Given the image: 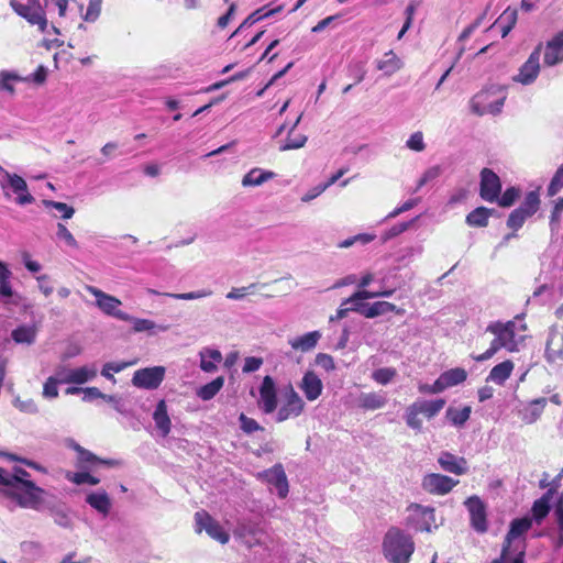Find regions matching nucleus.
Here are the masks:
<instances>
[{"mask_svg":"<svg viewBox=\"0 0 563 563\" xmlns=\"http://www.w3.org/2000/svg\"><path fill=\"white\" fill-rule=\"evenodd\" d=\"M4 493L16 501L21 508L40 510L43 505L45 490L32 481H20L16 476L9 477Z\"/></svg>","mask_w":563,"mask_h":563,"instance_id":"nucleus-1","label":"nucleus"},{"mask_svg":"<svg viewBox=\"0 0 563 563\" xmlns=\"http://www.w3.org/2000/svg\"><path fill=\"white\" fill-rule=\"evenodd\" d=\"M411 538L397 528L387 531L383 542L385 558L393 563H408L413 553Z\"/></svg>","mask_w":563,"mask_h":563,"instance_id":"nucleus-2","label":"nucleus"},{"mask_svg":"<svg viewBox=\"0 0 563 563\" xmlns=\"http://www.w3.org/2000/svg\"><path fill=\"white\" fill-rule=\"evenodd\" d=\"M506 97L507 93L504 86L492 85L472 98V112L477 115L486 113L498 114L501 112Z\"/></svg>","mask_w":563,"mask_h":563,"instance_id":"nucleus-3","label":"nucleus"},{"mask_svg":"<svg viewBox=\"0 0 563 563\" xmlns=\"http://www.w3.org/2000/svg\"><path fill=\"white\" fill-rule=\"evenodd\" d=\"M233 533L234 537L249 549L264 543L263 537L265 536V530L258 521L242 519L238 521Z\"/></svg>","mask_w":563,"mask_h":563,"instance_id":"nucleus-4","label":"nucleus"},{"mask_svg":"<svg viewBox=\"0 0 563 563\" xmlns=\"http://www.w3.org/2000/svg\"><path fill=\"white\" fill-rule=\"evenodd\" d=\"M85 289L96 298V306L103 313L114 317L121 321L123 319H130L129 313L119 309L122 302L117 297L109 295L91 285H86Z\"/></svg>","mask_w":563,"mask_h":563,"instance_id":"nucleus-5","label":"nucleus"},{"mask_svg":"<svg viewBox=\"0 0 563 563\" xmlns=\"http://www.w3.org/2000/svg\"><path fill=\"white\" fill-rule=\"evenodd\" d=\"M195 523L197 533H201L205 530L210 538L221 544H227L229 542V533L207 511H197L195 514Z\"/></svg>","mask_w":563,"mask_h":563,"instance_id":"nucleus-6","label":"nucleus"},{"mask_svg":"<svg viewBox=\"0 0 563 563\" xmlns=\"http://www.w3.org/2000/svg\"><path fill=\"white\" fill-rule=\"evenodd\" d=\"M541 52L542 44H539L532 51L528 59L520 66L518 74L512 77L515 82L529 86L537 80L540 73Z\"/></svg>","mask_w":563,"mask_h":563,"instance_id":"nucleus-7","label":"nucleus"},{"mask_svg":"<svg viewBox=\"0 0 563 563\" xmlns=\"http://www.w3.org/2000/svg\"><path fill=\"white\" fill-rule=\"evenodd\" d=\"M164 366H153L137 369L132 377V384L142 389L153 390L159 387L165 377Z\"/></svg>","mask_w":563,"mask_h":563,"instance_id":"nucleus-8","label":"nucleus"},{"mask_svg":"<svg viewBox=\"0 0 563 563\" xmlns=\"http://www.w3.org/2000/svg\"><path fill=\"white\" fill-rule=\"evenodd\" d=\"M1 187L5 196H9L8 189H11L12 192L16 195L15 202L20 206H25L34 201L33 196L27 190L26 181L16 174L5 172Z\"/></svg>","mask_w":563,"mask_h":563,"instance_id":"nucleus-9","label":"nucleus"},{"mask_svg":"<svg viewBox=\"0 0 563 563\" xmlns=\"http://www.w3.org/2000/svg\"><path fill=\"white\" fill-rule=\"evenodd\" d=\"M516 322L515 320H509L507 322L503 321H494L490 322L487 328L486 332H489L497 336L501 342H505V349L508 352H517L518 349V342L516 341Z\"/></svg>","mask_w":563,"mask_h":563,"instance_id":"nucleus-10","label":"nucleus"},{"mask_svg":"<svg viewBox=\"0 0 563 563\" xmlns=\"http://www.w3.org/2000/svg\"><path fill=\"white\" fill-rule=\"evenodd\" d=\"M10 5L13 11L24 18L31 25H36L42 33H48V22L43 8L24 5L16 0H10Z\"/></svg>","mask_w":563,"mask_h":563,"instance_id":"nucleus-11","label":"nucleus"},{"mask_svg":"<svg viewBox=\"0 0 563 563\" xmlns=\"http://www.w3.org/2000/svg\"><path fill=\"white\" fill-rule=\"evenodd\" d=\"M285 396L286 400L277 412L276 420L278 422H283L290 418L298 417L305 409L303 400L301 399L299 394L292 388L291 385L288 386Z\"/></svg>","mask_w":563,"mask_h":563,"instance_id":"nucleus-12","label":"nucleus"},{"mask_svg":"<svg viewBox=\"0 0 563 563\" xmlns=\"http://www.w3.org/2000/svg\"><path fill=\"white\" fill-rule=\"evenodd\" d=\"M500 190L501 183L498 175L489 168H484L481 172V197L488 202H494L498 200Z\"/></svg>","mask_w":563,"mask_h":563,"instance_id":"nucleus-13","label":"nucleus"},{"mask_svg":"<svg viewBox=\"0 0 563 563\" xmlns=\"http://www.w3.org/2000/svg\"><path fill=\"white\" fill-rule=\"evenodd\" d=\"M470 516L471 526L479 533H484L487 530L486 520V507L478 496H471L465 501Z\"/></svg>","mask_w":563,"mask_h":563,"instance_id":"nucleus-14","label":"nucleus"},{"mask_svg":"<svg viewBox=\"0 0 563 563\" xmlns=\"http://www.w3.org/2000/svg\"><path fill=\"white\" fill-rule=\"evenodd\" d=\"M457 483L459 481H454L446 475L431 473L423 477L422 487L431 494L445 495L450 493Z\"/></svg>","mask_w":563,"mask_h":563,"instance_id":"nucleus-15","label":"nucleus"},{"mask_svg":"<svg viewBox=\"0 0 563 563\" xmlns=\"http://www.w3.org/2000/svg\"><path fill=\"white\" fill-rule=\"evenodd\" d=\"M258 476L266 481L269 485L274 486L277 490V495L280 498H285L288 495V481L282 464H275L273 467L260 473Z\"/></svg>","mask_w":563,"mask_h":563,"instance_id":"nucleus-16","label":"nucleus"},{"mask_svg":"<svg viewBox=\"0 0 563 563\" xmlns=\"http://www.w3.org/2000/svg\"><path fill=\"white\" fill-rule=\"evenodd\" d=\"M260 406L265 413H272L276 410V387L271 376H265L260 387Z\"/></svg>","mask_w":563,"mask_h":563,"instance_id":"nucleus-17","label":"nucleus"},{"mask_svg":"<svg viewBox=\"0 0 563 563\" xmlns=\"http://www.w3.org/2000/svg\"><path fill=\"white\" fill-rule=\"evenodd\" d=\"M545 358L550 363L563 360V331L556 327L550 329L545 346Z\"/></svg>","mask_w":563,"mask_h":563,"instance_id":"nucleus-18","label":"nucleus"},{"mask_svg":"<svg viewBox=\"0 0 563 563\" xmlns=\"http://www.w3.org/2000/svg\"><path fill=\"white\" fill-rule=\"evenodd\" d=\"M299 388L309 401L317 400L323 390V384L320 377L313 371H307L299 384Z\"/></svg>","mask_w":563,"mask_h":563,"instance_id":"nucleus-19","label":"nucleus"},{"mask_svg":"<svg viewBox=\"0 0 563 563\" xmlns=\"http://www.w3.org/2000/svg\"><path fill=\"white\" fill-rule=\"evenodd\" d=\"M438 463L445 472L455 475H463L467 472V462L464 457L456 456L450 452H441Z\"/></svg>","mask_w":563,"mask_h":563,"instance_id":"nucleus-20","label":"nucleus"},{"mask_svg":"<svg viewBox=\"0 0 563 563\" xmlns=\"http://www.w3.org/2000/svg\"><path fill=\"white\" fill-rule=\"evenodd\" d=\"M322 334L320 331H311L299 336H294L288 340V344L294 351L301 353L311 352L318 344Z\"/></svg>","mask_w":563,"mask_h":563,"instance_id":"nucleus-21","label":"nucleus"},{"mask_svg":"<svg viewBox=\"0 0 563 563\" xmlns=\"http://www.w3.org/2000/svg\"><path fill=\"white\" fill-rule=\"evenodd\" d=\"M200 364L199 367L205 373H216L218 371V364L223 360L222 353L212 347H203L199 351Z\"/></svg>","mask_w":563,"mask_h":563,"instance_id":"nucleus-22","label":"nucleus"},{"mask_svg":"<svg viewBox=\"0 0 563 563\" xmlns=\"http://www.w3.org/2000/svg\"><path fill=\"white\" fill-rule=\"evenodd\" d=\"M86 503L102 516H108L112 501L106 490L91 492L86 496Z\"/></svg>","mask_w":563,"mask_h":563,"instance_id":"nucleus-23","label":"nucleus"},{"mask_svg":"<svg viewBox=\"0 0 563 563\" xmlns=\"http://www.w3.org/2000/svg\"><path fill=\"white\" fill-rule=\"evenodd\" d=\"M130 319H123L122 321L131 322L134 332H147L154 334L156 332H166L169 329L167 324H156L153 320L136 318L129 314Z\"/></svg>","mask_w":563,"mask_h":563,"instance_id":"nucleus-24","label":"nucleus"},{"mask_svg":"<svg viewBox=\"0 0 563 563\" xmlns=\"http://www.w3.org/2000/svg\"><path fill=\"white\" fill-rule=\"evenodd\" d=\"M37 327L32 324H22L11 332V338L16 344L32 345L36 341Z\"/></svg>","mask_w":563,"mask_h":563,"instance_id":"nucleus-25","label":"nucleus"},{"mask_svg":"<svg viewBox=\"0 0 563 563\" xmlns=\"http://www.w3.org/2000/svg\"><path fill=\"white\" fill-rule=\"evenodd\" d=\"M402 66V60L394 53V51H388L384 54L382 59L376 62L377 69L382 70L386 76L394 75L401 69Z\"/></svg>","mask_w":563,"mask_h":563,"instance_id":"nucleus-26","label":"nucleus"},{"mask_svg":"<svg viewBox=\"0 0 563 563\" xmlns=\"http://www.w3.org/2000/svg\"><path fill=\"white\" fill-rule=\"evenodd\" d=\"M153 419L161 434L163 437L168 435V433L170 432L172 422L167 412V405L165 400L158 401L153 413Z\"/></svg>","mask_w":563,"mask_h":563,"instance_id":"nucleus-27","label":"nucleus"},{"mask_svg":"<svg viewBox=\"0 0 563 563\" xmlns=\"http://www.w3.org/2000/svg\"><path fill=\"white\" fill-rule=\"evenodd\" d=\"M512 371L514 363L510 360H506L490 369L487 380L503 385L510 377Z\"/></svg>","mask_w":563,"mask_h":563,"instance_id":"nucleus-28","label":"nucleus"},{"mask_svg":"<svg viewBox=\"0 0 563 563\" xmlns=\"http://www.w3.org/2000/svg\"><path fill=\"white\" fill-rule=\"evenodd\" d=\"M275 177V174L271 170H264L261 168L251 169L242 179L243 187H256L261 186L267 180Z\"/></svg>","mask_w":563,"mask_h":563,"instance_id":"nucleus-29","label":"nucleus"},{"mask_svg":"<svg viewBox=\"0 0 563 563\" xmlns=\"http://www.w3.org/2000/svg\"><path fill=\"white\" fill-rule=\"evenodd\" d=\"M413 404L420 415H423L428 419H432L443 409L445 400L442 398L434 400H417Z\"/></svg>","mask_w":563,"mask_h":563,"instance_id":"nucleus-30","label":"nucleus"},{"mask_svg":"<svg viewBox=\"0 0 563 563\" xmlns=\"http://www.w3.org/2000/svg\"><path fill=\"white\" fill-rule=\"evenodd\" d=\"M532 521L530 518L515 519L510 523L509 531L507 532L504 545L510 548L511 541L522 536L531 528Z\"/></svg>","mask_w":563,"mask_h":563,"instance_id":"nucleus-31","label":"nucleus"},{"mask_svg":"<svg viewBox=\"0 0 563 563\" xmlns=\"http://www.w3.org/2000/svg\"><path fill=\"white\" fill-rule=\"evenodd\" d=\"M471 412L470 406H464L463 408L449 407L445 411V418L452 426L462 428L470 419Z\"/></svg>","mask_w":563,"mask_h":563,"instance_id":"nucleus-32","label":"nucleus"},{"mask_svg":"<svg viewBox=\"0 0 563 563\" xmlns=\"http://www.w3.org/2000/svg\"><path fill=\"white\" fill-rule=\"evenodd\" d=\"M388 312H396L397 314L402 313L401 309H398L394 303L388 301H377L368 305L367 309L363 311L365 318H375Z\"/></svg>","mask_w":563,"mask_h":563,"instance_id":"nucleus-33","label":"nucleus"},{"mask_svg":"<svg viewBox=\"0 0 563 563\" xmlns=\"http://www.w3.org/2000/svg\"><path fill=\"white\" fill-rule=\"evenodd\" d=\"M547 405L545 398H537L532 400L522 411V420L526 423H533L543 412Z\"/></svg>","mask_w":563,"mask_h":563,"instance_id":"nucleus-34","label":"nucleus"},{"mask_svg":"<svg viewBox=\"0 0 563 563\" xmlns=\"http://www.w3.org/2000/svg\"><path fill=\"white\" fill-rule=\"evenodd\" d=\"M516 22H517V10L508 8L500 14V16L492 25V27L495 25L499 26L501 36L506 37L509 34V32L512 30V27L515 26Z\"/></svg>","mask_w":563,"mask_h":563,"instance_id":"nucleus-35","label":"nucleus"},{"mask_svg":"<svg viewBox=\"0 0 563 563\" xmlns=\"http://www.w3.org/2000/svg\"><path fill=\"white\" fill-rule=\"evenodd\" d=\"M493 210L485 208V207H478L471 211L466 216V223L470 227H476V228H483L488 224V219L492 216Z\"/></svg>","mask_w":563,"mask_h":563,"instance_id":"nucleus-36","label":"nucleus"},{"mask_svg":"<svg viewBox=\"0 0 563 563\" xmlns=\"http://www.w3.org/2000/svg\"><path fill=\"white\" fill-rule=\"evenodd\" d=\"M386 404V398L377 393L361 394L358 397V406L367 410H376L383 408Z\"/></svg>","mask_w":563,"mask_h":563,"instance_id":"nucleus-37","label":"nucleus"},{"mask_svg":"<svg viewBox=\"0 0 563 563\" xmlns=\"http://www.w3.org/2000/svg\"><path fill=\"white\" fill-rule=\"evenodd\" d=\"M552 498V492H547L541 498L536 500L532 506V515L536 521L540 522L545 518L550 511V501Z\"/></svg>","mask_w":563,"mask_h":563,"instance_id":"nucleus-38","label":"nucleus"},{"mask_svg":"<svg viewBox=\"0 0 563 563\" xmlns=\"http://www.w3.org/2000/svg\"><path fill=\"white\" fill-rule=\"evenodd\" d=\"M223 385H224V377L219 376V377L214 378L212 382L201 386L198 389L197 395L202 400H206V401L210 400L221 390Z\"/></svg>","mask_w":563,"mask_h":563,"instance_id":"nucleus-39","label":"nucleus"},{"mask_svg":"<svg viewBox=\"0 0 563 563\" xmlns=\"http://www.w3.org/2000/svg\"><path fill=\"white\" fill-rule=\"evenodd\" d=\"M97 375V368L95 366H81L71 371V384L81 385L85 384Z\"/></svg>","mask_w":563,"mask_h":563,"instance_id":"nucleus-40","label":"nucleus"},{"mask_svg":"<svg viewBox=\"0 0 563 563\" xmlns=\"http://www.w3.org/2000/svg\"><path fill=\"white\" fill-rule=\"evenodd\" d=\"M307 135L300 133L296 134L289 131L285 142L280 144L279 151L285 152L301 148L307 143Z\"/></svg>","mask_w":563,"mask_h":563,"instance_id":"nucleus-41","label":"nucleus"},{"mask_svg":"<svg viewBox=\"0 0 563 563\" xmlns=\"http://www.w3.org/2000/svg\"><path fill=\"white\" fill-rule=\"evenodd\" d=\"M78 463H79V465H78L79 467H85L86 464H97V463L104 464L108 466L118 465L117 461L99 459L97 455H95L92 452H90L86 449L80 451V454L78 455Z\"/></svg>","mask_w":563,"mask_h":563,"instance_id":"nucleus-42","label":"nucleus"},{"mask_svg":"<svg viewBox=\"0 0 563 563\" xmlns=\"http://www.w3.org/2000/svg\"><path fill=\"white\" fill-rule=\"evenodd\" d=\"M441 375L443 376L448 388L463 383L467 377L466 371L461 367L449 369Z\"/></svg>","mask_w":563,"mask_h":563,"instance_id":"nucleus-43","label":"nucleus"},{"mask_svg":"<svg viewBox=\"0 0 563 563\" xmlns=\"http://www.w3.org/2000/svg\"><path fill=\"white\" fill-rule=\"evenodd\" d=\"M539 203V195L536 191H530L526 195L523 202L518 207V209L522 210L526 216L531 217L537 212Z\"/></svg>","mask_w":563,"mask_h":563,"instance_id":"nucleus-44","label":"nucleus"},{"mask_svg":"<svg viewBox=\"0 0 563 563\" xmlns=\"http://www.w3.org/2000/svg\"><path fill=\"white\" fill-rule=\"evenodd\" d=\"M12 276L11 271L9 269L8 276L4 278V282H0V301L3 303H18L15 299H13L15 296L10 278Z\"/></svg>","mask_w":563,"mask_h":563,"instance_id":"nucleus-45","label":"nucleus"},{"mask_svg":"<svg viewBox=\"0 0 563 563\" xmlns=\"http://www.w3.org/2000/svg\"><path fill=\"white\" fill-rule=\"evenodd\" d=\"M66 478L76 485H82V484L98 485L100 483V479L98 477H95L87 472H78V473L67 472Z\"/></svg>","mask_w":563,"mask_h":563,"instance_id":"nucleus-46","label":"nucleus"},{"mask_svg":"<svg viewBox=\"0 0 563 563\" xmlns=\"http://www.w3.org/2000/svg\"><path fill=\"white\" fill-rule=\"evenodd\" d=\"M411 508L423 519V528L427 531L431 530V523L435 522L434 509L420 505H412Z\"/></svg>","mask_w":563,"mask_h":563,"instance_id":"nucleus-47","label":"nucleus"},{"mask_svg":"<svg viewBox=\"0 0 563 563\" xmlns=\"http://www.w3.org/2000/svg\"><path fill=\"white\" fill-rule=\"evenodd\" d=\"M543 60L547 66H554L563 62V52L548 42L544 49Z\"/></svg>","mask_w":563,"mask_h":563,"instance_id":"nucleus-48","label":"nucleus"},{"mask_svg":"<svg viewBox=\"0 0 563 563\" xmlns=\"http://www.w3.org/2000/svg\"><path fill=\"white\" fill-rule=\"evenodd\" d=\"M42 203L46 208H53L56 211H58L60 213L62 219L64 220L70 219L75 213V209L65 202L44 199Z\"/></svg>","mask_w":563,"mask_h":563,"instance_id":"nucleus-49","label":"nucleus"},{"mask_svg":"<svg viewBox=\"0 0 563 563\" xmlns=\"http://www.w3.org/2000/svg\"><path fill=\"white\" fill-rule=\"evenodd\" d=\"M419 415L415 404H411L406 410V423L416 431H421L422 429V420L419 418Z\"/></svg>","mask_w":563,"mask_h":563,"instance_id":"nucleus-50","label":"nucleus"},{"mask_svg":"<svg viewBox=\"0 0 563 563\" xmlns=\"http://www.w3.org/2000/svg\"><path fill=\"white\" fill-rule=\"evenodd\" d=\"M505 342L497 336L492 341L490 346L482 354L473 356L476 362H484L492 358L500 349H505Z\"/></svg>","mask_w":563,"mask_h":563,"instance_id":"nucleus-51","label":"nucleus"},{"mask_svg":"<svg viewBox=\"0 0 563 563\" xmlns=\"http://www.w3.org/2000/svg\"><path fill=\"white\" fill-rule=\"evenodd\" d=\"M211 295H212V291L209 289H202V290L183 292V294H172V292L164 294V296H166V297H172V298L179 299V300H195V299L209 297Z\"/></svg>","mask_w":563,"mask_h":563,"instance_id":"nucleus-52","label":"nucleus"},{"mask_svg":"<svg viewBox=\"0 0 563 563\" xmlns=\"http://www.w3.org/2000/svg\"><path fill=\"white\" fill-rule=\"evenodd\" d=\"M529 217L522 210L515 209L508 217L507 227L514 231L519 230Z\"/></svg>","mask_w":563,"mask_h":563,"instance_id":"nucleus-53","label":"nucleus"},{"mask_svg":"<svg viewBox=\"0 0 563 563\" xmlns=\"http://www.w3.org/2000/svg\"><path fill=\"white\" fill-rule=\"evenodd\" d=\"M21 78L14 73L1 71L0 73V89L5 90L10 93L14 92L13 82L20 81Z\"/></svg>","mask_w":563,"mask_h":563,"instance_id":"nucleus-54","label":"nucleus"},{"mask_svg":"<svg viewBox=\"0 0 563 563\" xmlns=\"http://www.w3.org/2000/svg\"><path fill=\"white\" fill-rule=\"evenodd\" d=\"M441 173H442V168L438 165L428 168L423 173L421 178L418 180L417 187L413 190V192H417L420 188H422L429 181L437 179L441 175Z\"/></svg>","mask_w":563,"mask_h":563,"instance_id":"nucleus-55","label":"nucleus"},{"mask_svg":"<svg viewBox=\"0 0 563 563\" xmlns=\"http://www.w3.org/2000/svg\"><path fill=\"white\" fill-rule=\"evenodd\" d=\"M58 383L55 380V378H53L52 376H49L43 384V391H42V396L45 398V399H55L58 397Z\"/></svg>","mask_w":563,"mask_h":563,"instance_id":"nucleus-56","label":"nucleus"},{"mask_svg":"<svg viewBox=\"0 0 563 563\" xmlns=\"http://www.w3.org/2000/svg\"><path fill=\"white\" fill-rule=\"evenodd\" d=\"M239 421H240L241 430L247 434H251L258 430H263V428L258 424V422L256 420L249 418L244 413L240 415Z\"/></svg>","mask_w":563,"mask_h":563,"instance_id":"nucleus-57","label":"nucleus"},{"mask_svg":"<svg viewBox=\"0 0 563 563\" xmlns=\"http://www.w3.org/2000/svg\"><path fill=\"white\" fill-rule=\"evenodd\" d=\"M56 235L58 239L63 240L68 246L73 249H78V243L70 231L63 223H57V232Z\"/></svg>","mask_w":563,"mask_h":563,"instance_id":"nucleus-58","label":"nucleus"},{"mask_svg":"<svg viewBox=\"0 0 563 563\" xmlns=\"http://www.w3.org/2000/svg\"><path fill=\"white\" fill-rule=\"evenodd\" d=\"M71 371L73 368L60 364L56 366L55 373L52 377L55 378L58 384H71Z\"/></svg>","mask_w":563,"mask_h":563,"instance_id":"nucleus-59","label":"nucleus"},{"mask_svg":"<svg viewBox=\"0 0 563 563\" xmlns=\"http://www.w3.org/2000/svg\"><path fill=\"white\" fill-rule=\"evenodd\" d=\"M128 364L125 363H106L101 369V375L111 380L112 383H115V378L113 376L114 373H119L123 371L126 367Z\"/></svg>","mask_w":563,"mask_h":563,"instance_id":"nucleus-60","label":"nucleus"},{"mask_svg":"<svg viewBox=\"0 0 563 563\" xmlns=\"http://www.w3.org/2000/svg\"><path fill=\"white\" fill-rule=\"evenodd\" d=\"M406 145L408 148L415 152H422L426 148L422 132L418 131L410 135L407 140Z\"/></svg>","mask_w":563,"mask_h":563,"instance_id":"nucleus-61","label":"nucleus"},{"mask_svg":"<svg viewBox=\"0 0 563 563\" xmlns=\"http://www.w3.org/2000/svg\"><path fill=\"white\" fill-rule=\"evenodd\" d=\"M519 189L515 187L507 188L506 191L498 198V203L501 207H510L519 197Z\"/></svg>","mask_w":563,"mask_h":563,"instance_id":"nucleus-62","label":"nucleus"},{"mask_svg":"<svg viewBox=\"0 0 563 563\" xmlns=\"http://www.w3.org/2000/svg\"><path fill=\"white\" fill-rule=\"evenodd\" d=\"M101 2L102 0H89V4L84 15V20L88 22H95L101 12Z\"/></svg>","mask_w":563,"mask_h":563,"instance_id":"nucleus-63","label":"nucleus"},{"mask_svg":"<svg viewBox=\"0 0 563 563\" xmlns=\"http://www.w3.org/2000/svg\"><path fill=\"white\" fill-rule=\"evenodd\" d=\"M395 375L396 371L393 368H379L373 373V378L375 382L382 385H386L393 379Z\"/></svg>","mask_w":563,"mask_h":563,"instance_id":"nucleus-64","label":"nucleus"}]
</instances>
